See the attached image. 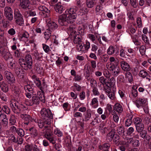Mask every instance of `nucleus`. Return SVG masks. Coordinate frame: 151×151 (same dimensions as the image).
Masks as SVG:
<instances>
[{"label": "nucleus", "mask_w": 151, "mask_h": 151, "mask_svg": "<svg viewBox=\"0 0 151 151\" xmlns=\"http://www.w3.org/2000/svg\"><path fill=\"white\" fill-rule=\"evenodd\" d=\"M18 62L20 66L25 70H30L32 68L33 61L30 55H26L25 60L23 58L19 59Z\"/></svg>", "instance_id": "1"}, {"label": "nucleus", "mask_w": 151, "mask_h": 151, "mask_svg": "<svg viewBox=\"0 0 151 151\" xmlns=\"http://www.w3.org/2000/svg\"><path fill=\"white\" fill-rule=\"evenodd\" d=\"M41 118L44 120L47 121L45 123L50 124L51 119L53 118V115L50 110L49 109L43 108L40 112Z\"/></svg>", "instance_id": "2"}, {"label": "nucleus", "mask_w": 151, "mask_h": 151, "mask_svg": "<svg viewBox=\"0 0 151 151\" xmlns=\"http://www.w3.org/2000/svg\"><path fill=\"white\" fill-rule=\"evenodd\" d=\"M45 131V136L46 139L49 141L50 143L54 144L55 143V139L52 133V130L51 129L46 128Z\"/></svg>", "instance_id": "3"}, {"label": "nucleus", "mask_w": 151, "mask_h": 151, "mask_svg": "<svg viewBox=\"0 0 151 151\" xmlns=\"http://www.w3.org/2000/svg\"><path fill=\"white\" fill-rule=\"evenodd\" d=\"M107 67L109 70L111 71V73L114 76H116L119 74L120 69L117 65H115L111 63L107 65Z\"/></svg>", "instance_id": "4"}, {"label": "nucleus", "mask_w": 151, "mask_h": 151, "mask_svg": "<svg viewBox=\"0 0 151 151\" xmlns=\"http://www.w3.org/2000/svg\"><path fill=\"white\" fill-rule=\"evenodd\" d=\"M4 14L8 21H11L13 20V11L11 7H6L4 10Z\"/></svg>", "instance_id": "5"}, {"label": "nucleus", "mask_w": 151, "mask_h": 151, "mask_svg": "<svg viewBox=\"0 0 151 151\" xmlns=\"http://www.w3.org/2000/svg\"><path fill=\"white\" fill-rule=\"evenodd\" d=\"M8 119L7 116L4 114L0 116V125L3 127V129H6L8 127Z\"/></svg>", "instance_id": "6"}, {"label": "nucleus", "mask_w": 151, "mask_h": 151, "mask_svg": "<svg viewBox=\"0 0 151 151\" xmlns=\"http://www.w3.org/2000/svg\"><path fill=\"white\" fill-rule=\"evenodd\" d=\"M58 21L59 24L61 26L67 25L68 24L67 14H63L60 15Z\"/></svg>", "instance_id": "7"}, {"label": "nucleus", "mask_w": 151, "mask_h": 151, "mask_svg": "<svg viewBox=\"0 0 151 151\" xmlns=\"http://www.w3.org/2000/svg\"><path fill=\"white\" fill-rule=\"evenodd\" d=\"M122 138L123 140L122 141V143L124 145L128 150L129 148L131 147V145H132L133 137H128L124 136Z\"/></svg>", "instance_id": "8"}, {"label": "nucleus", "mask_w": 151, "mask_h": 151, "mask_svg": "<svg viewBox=\"0 0 151 151\" xmlns=\"http://www.w3.org/2000/svg\"><path fill=\"white\" fill-rule=\"evenodd\" d=\"M147 103V99L144 98H138L136 100V105L137 107L139 108L144 105H146Z\"/></svg>", "instance_id": "9"}, {"label": "nucleus", "mask_w": 151, "mask_h": 151, "mask_svg": "<svg viewBox=\"0 0 151 151\" xmlns=\"http://www.w3.org/2000/svg\"><path fill=\"white\" fill-rule=\"evenodd\" d=\"M54 8L55 11L60 14L62 13L65 10L63 4L60 1L55 5Z\"/></svg>", "instance_id": "10"}, {"label": "nucleus", "mask_w": 151, "mask_h": 151, "mask_svg": "<svg viewBox=\"0 0 151 151\" xmlns=\"http://www.w3.org/2000/svg\"><path fill=\"white\" fill-rule=\"evenodd\" d=\"M4 75L6 78L9 81L13 83L15 81V78L14 75L10 72L8 71H5Z\"/></svg>", "instance_id": "11"}, {"label": "nucleus", "mask_w": 151, "mask_h": 151, "mask_svg": "<svg viewBox=\"0 0 151 151\" xmlns=\"http://www.w3.org/2000/svg\"><path fill=\"white\" fill-rule=\"evenodd\" d=\"M48 28L52 31L56 29L58 27V24L50 20L47 23Z\"/></svg>", "instance_id": "12"}, {"label": "nucleus", "mask_w": 151, "mask_h": 151, "mask_svg": "<svg viewBox=\"0 0 151 151\" xmlns=\"http://www.w3.org/2000/svg\"><path fill=\"white\" fill-rule=\"evenodd\" d=\"M74 37L73 40L74 43L77 44L76 45L77 47H81L82 45V43L81 42V36L78 35L75 36H74Z\"/></svg>", "instance_id": "13"}, {"label": "nucleus", "mask_w": 151, "mask_h": 151, "mask_svg": "<svg viewBox=\"0 0 151 151\" xmlns=\"http://www.w3.org/2000/svg\"><path fill=\"white\" fill-rule=\"evenodd\" d=\"M122 68L124 71H129L131 70V68L127 62L122 61L120 62Z\"/></svg>", "instance_id": "14"}, {"label": "nucleus", "mask_w": 151, "mask_h": 151, "mask_svg": "<svg viewBox=\"0 0 151 151\" xmlns=\"http://www.w3.org/2000/svg\"><path fill=\"white\" fill-rule=\"evenodd\" d=\"M29 36V34L28 32L25 31L20 35L19 39L20 40L25 42L28 41Z\"/></svg>", "instance_id": "15"}, {"label": "nucleus", "mask_w": 151, "mask_h": 151, "mask_svg": "<svg viewBox=\"0 0 151 151\" xmlns=\"http://www.w3.org/2000/svg\"><path fill=\"white\" fill-rule=\"evenodd\" d=\"M15 75L18 79H22L24 78V76L22 75V68L19 67H17L14 69Z\"/></svg>", "instance_id": "16"}, {"label": "nucleus", "mask_w": 151, "mask_h": 151, "mask_svg": "<svg viewBox=\"0 0 151 151\" xmlns=\"http://www.w3.org/2000/svg\"><path fill=\"white\" fill-rule=\"evenodd\" d=\"M94 70L91 69V67L88 64H86L84 68V76L90 75V73H92L93 72Z\"/></svg>", "instance_id": "17"}, {"label": "nucleus", "mask_w": 151, "mask_h": 151, "mask_svg": "<svg viewBox=\"0 0 151 151\" xmlns=\"http://www.w3.org/2000/svg\"><path fill=\"white\" fill-rule=\"evenodd\" d=\"M0 87L2 91L6 93L9 91L8 85L4 81L0 82Z\"/></svg>", "instance_id": "18"}, {"label": "nucleus", "mask_w": 151, "mask_h": 151, "mask_svg": "<svg viewBox=\"0 0 151 151\" xmlns=\"http://www.w3.org/2000/svg\"><path fill=\"white\" fill-rule=\"evenodd\" d=\"M22 8L26 9L29 6L30 2L29 0H22L20 1Z\"/></svg>", "instance_id": "19"}, {"label": "nucleus", "mask_w": 151, "mask_h": 151, "mask_svg": "<svg viewBox=\"0 0 151 151\" xmlns=\"http://www.w3.org/2000/svg\"><path fill=\"white\" fill-rule=\"evenodd\" d=\"M30 134L33 138H35L38 135V133L36 129L34 127H32L29 129Z\"/></svg>", "instance_id": "20"}, {"label": "nucleus", "mask_w": 151, "mask_h": 151, "mask_svg": "<svg viewBox=\"0 0 151 151\" xmlns=\"http://www.w3.org/2000/svg\"><path fill=\"white\" fill-rule=\"evenodd\" d=\"M108 79L109 80V81L107 82L106 86L108 87H113L115 84V79L114 77H109V78H108Z\"/></svg>", "instance_id": "21"}, {"label": "nucleus", "mask_w": 151, "mask_h": 151, "mask_svg": "<svg viewBox=\"0 0 151 151\" xmlns=\"http://www.w3.org/2000/svg\"><path fill=\"white\" fill-rule=\"evenodd\" d=\"M77 16L71 15H67V22L68 24H72L75 21Z\"/></svg>", "instance_id": "22"}, {"label": "nucleus", "mask_w": 151, "mask_h": 151, "mask_svg": "<svg viewBox=\"0 0 151 151\" xmlns=\"http://www.w3.org/2000/svg\"><path fill=\"white\" fill-rule=\"evenodd\" d=\"M116 132L119 134L122 135V137L124 136V128L123 126L121 125L118 127L116 129Z\"/></svg>", "instance_id": "23"}, {"label": "nucleus", "mask_w": 151, "mask_h": 151, "mask_svg": "<svg viewBox=\"0 0 151 151\" xmlns=\"http://www.w3.org/2000/svg\"><path fill=\"white\" fill-rule=\"evenodd\" d=\"M47 121L46 120H39L38 122V125L39 127L40 128H42L43 127L46 128L47 127V125H49L48 124L45 123Z\"/></svg>", "instance_id": "24"}, {"label": "nucleus", "mask_w": 151, "mask_h": 151, "mask_svg": "<svg viewBox=\"0 0 151 151\" xmlns=\"http://www.w3.org/2000/svg\"><path fill=\"white\" fill-rule=\"evenodd\" d=\"M24 124L27 125L29 124L32 122L33 119L29 115L25 114L24 116Z\"/></svg>", "instance_id": "25"}, {"label": "nucleus", "mask_w": 151, "mask_h": 151, "mask_svg": "<svg viewBox=\"0 0 151 151\" xmlns=\"http://www.w3.org/2000/svg\"><path fill=\"white\" fill-rule=\"evenodd\" d=\"M114 110L116 111L118 113H121L123 111L122 106L120 104L117 103L114 106Z\"/></svg>", "instance_id": "26"}, {"label": "nucleus", "mask_w": 151, "mask_h": 151, "mask_svg": "<svg viewBox=\"0 0 151 151\" xmlns=\"http://www.w3.org/2000/svg\"><path fill=\"white\" fill-rule=\"evenodd\" d=\"M110 147V145L107 143H105L102 145L99 146V149L102 150V151H109V149Z\"/></svg>", "instance_id": "27"}, {"label": "nucleus", "mask_w": 151, "mask_h": 151, "mask_svg": "<svg viewBox=\"0 0 151 151\" xmlns=\"http://www.w3.org/2000/svg\"><path fill=\"white\" fill-rule=\"evenodd\" d=\"M118 52V50L116 48H109L107 51V53L109 55L116 54Z\"/></svg>", "instance_id": "28"}, {"label": "nucleus", "mask_w": 151, "mask_h": 151, "mask_svg": "<svg viewBox=\"0 0 151 151\" xmlns=\"http://www.w3.org/2000/svg\"><path fill=\"white\" fill-rule=\"evenodd\" d=\"M133 117V115H131L126 120L125 123V127H128L132 124V119Z\"/></svg>", "instance_id": "29"}, {"label": "nucleus", "mask_w": 151, "mask_h": 151, "mask_svg": "<svg viewBox=\"0 0 151 151\" xmlns=\"http://www.w3.org/2000/svg\"><path fill=\"white\" fill-rule=\"evenodd\" d=\"M32 87L33 86L29 84H27L24 86V88L26 92H29L31 93H33L34 91Z\"/></svg>", "instance_id": "30"}, {"label": "nucleus", "mask_w": 151, "mask_h": 151, "mask_svg": "<svg viewBox=\"0 0 151 151\" xmlns=\"http://www.w3.org/2000/svg\"><path fill=\"white\" fill-rule=\"evenodd\" d=\"M77 10V8L75 6L73 8H70L68 11V15H71L77 16L76 12Z\"/></svg>", "instance_id": "31"}, {"label": "nucleus", "mask_w": 151, "mask_h": 151, "mask_svg": "<svg viewBox=\"0 0 151 151\" xmlns=\"http://www.w3.org/2000/svg\"><path fill=\"white\" fill-rule=\"evenodd\" d=\"M135 126L136 131L138 133H139L140 132L143 131L144 125L142 123L139 124H137Z\"/></svg>", "instance_id": "32"}, {"label": "nucleus", "mask_w": 151, "mask_h": 151, "mask_svg": "<svg viewBox=\"0 0 151 151\" xmlns=\"http://www.w3.org/2000/svg\"><path fill=\"white\" fill-rule=\"evenodd\" d=\"M86 4L88 8H91L94 6L95 4V3L93 0H86Z\"/></svg>", "instance_id": "33"}, {"label": "nucleus", "mask_w": 151, "mask_h": 151, "mask_svg": "<svg viewBox=\"0 0 151 151\" xmlns=\"http://www.w3.org/2000/svg\"><path fill=\"white\" fill-rule=\"evenodd\" d=\"M16 24L20 26H23L24 24V20L23 17L14 19Z\"/></svg>", "instance_id": "34"}, {"label": "nucleus", "mask_w": 151, "mask_h": 151, "mask_svg": "<svg viewBox=\"0 0 151 151\" xmlns=\"http://www.w3.org/2000/svg\"><path fill=\"white\" fill-rule=\"evenodd\" d=\"M14 19H16L23 17L20 11L18 9H15L14 11Z\"/></svg>", "instance_id": "35"}, {"label": "nucleus", "mask_w": 151, "mask_h": 151, "mask_svg": "<svg viewBox=\"0 0 151 151\" xmlns=\"http://www.w3.org/2000/svg\"><path fill=\"white\" fill-rule=\"evenodd\" d=\"M139 76L143 78L149 76L147 72L144 70H140L139 74Z\"/></svg>", "instance_id": "36"}, {"label": "nucleus", "mask_w": 151, "mask_h": 151, "mask_svg": "<svg viewBox=\"0 0 151 151\" xmlns=\"http://www.w3.org/2000/svg\"><path fill=\"white\" fill-rule=\"evenodd\" d=\"M16 122L15 116L13 115H11L9 119V124L11 125H13Z\"/></svg>", "instance_id": "37"}, {"label": "nucleus", "mask_w": 151, "mask_h": 151, "mask_svg": "<svg viewBox=\"0 0 151 151\" xmlns=\"http://www.w3.org/2000/svg\"><path fill=\"white\" fill-rule=\"evenodd\" d=\"M142 119L140 118L135 116L133 119L132 122H133L134 123L135 125H136L139 124H140L142 123Z\"/></svg>", "instance_id": "38"}, {"label": "nucleus", "mask_w": 151, "mask_h": 151, "mask_svg": "<svg viewBox=\"0 0 151 151\" xmlns=\"http://www.w3.org/2000/svg\"><path fill=\"white\" fill-rule=\"evenodd\" d=\"M91 110L88 109L86 111V114L85 115V119L86 121H88L91 117Z\"/></svg>", "instance_id": "39"}, {"label": "nucleus", "mask_w": 151, "mask_h": 151, "mask_svg": "<svg viewBox=\"0 0 151 151\" xmlns=\"http://www.w3.org/2000/svg\"><path fill=\"white\" fill-rule=\"evenodd\" d=\"M126 78L128 79L129 82H131L133 80V77L131 73L129 71H127L125 73Z\"/></svg>", "instance_id": "40"}, {"label": "nucleus", "mask_w": 151, "mask_h": 151, "mask_svg": "<svg viewBox=\"0 0 151 151\" xmlns=\"http://www.w3.org/2000/svg\"><path fill=\"white\" fill-rule=\"evenodd\" d=\"M42 12L45 17H47L50 16V11L46 7V9H45Z\"/></svg>", "instance_id": "41"}, {"label": "nucleus", "mask_w": 151, "mask_h": 151, "mask_svg": "<svg viewBox=\"0 0 151 151\" xmlns=\"http://www.w3.org/2000/svg\"><path fill=\"white\" fill-rule=\"evenodd\" d=\"M32 144H27L26 145L23 149V151H32Z\"/></svg>", "instance_id": "42"}, {"label": "nucleus", "mask_w": 151, "mask_h": 151, "mask_svg": "<svg viewBox=\"0 0 151 151\" xmlns=\"http://www.w3.org/2000/svg\"><path fill=\"white\" fill-rule=\"evenodd\" d=\"M114 133L113 132H111L107 135V140L109 141H111L113 138Z\"/></svg>", "instance_id": "43"}, {"label": "nucleus", "mask_w": 151, "mask_h": 151, "mask_svg": "<svg viewBox=\"0 0 151 151\" xmlns=\"http://www.w3.org/2000/svg\"><path fill=\"white\" fill-rule=\"evenodd\" d=\"M16 133L20 137H23L25 134L24 131L21 128L17 129Z\"/></svg>", "instance_id": "44"}, {"label": "nucleus", "mask_w": 151, "mask_h": 151, "mask_svg": "<svg viewBox=\"0 0 151 151\" xmlns=\"http://www.w3.org/2000/svg\"><path fill=\"white\" fill-rule=\"evenodd\" d=\"M32 102L33 103V105L34 104L36 105L39 104L40 102L38 96H33L32 97Z\"/></svg>", "instance_id": "45"}, {"label": "nucleus", "mask_w": 151, "mask_h": 151, "mask_svg": "<svg viewBox=\"0 0 151 151\" xmlns=\"http://www.w3.org/2000/svg\"><path fill=\"white\" fill-rule=\"evenodd\" d=\"M132 146L133 147H138L139 146L140 143L139 140L137 139H132Z\"/></svg>", "instance_id": "46"}, {"label": "nucleus", "mask_w": 151, "mask_h": 151, "mask_svg": "<svg viewBox=\"0 0 151 151\" xmlns=\"http://www.w3.org/2000/svg\"><path fill=\"white\" fill-rule=\"evenodd\" d=\"M101 61L104 63L106 62L108 60L109 57L108 55L105 54L101 55L100 56Z\"/></svg>", "instance_id": "47"}, {"label": "nucleus", "mask_w": 151, "mask_h": 151, "mask_svg": "<svg viewBox=\"0 0 151 151\" xmlns=\"http://www.w3.org/2000/svg\"><path fill=\"white\" fill-rule=\"evenodd\" d=\"M2 110L7 114L10 113V110L9 107L6 105H4L2 107Z\"/></svg>", "instance_id": "48"}, {"label": "nucleus", "mask_w": 151, "mask_h": 151, "mask_svg": "<svg viewBox=\"0 0 151 151\" xmlns=\"http://www.w3.org/2000/svg\"><path fill=\"white\" fill-rule=\"evenodd\" d=\"M134 132V128L132 127H130L127 130V134L128 135L131 136Z\"/></svg>", "instance_id": "49"}, {"label": "nucleus", "mask_w": 151, "mask_h": 151, "mask_svg": "<svg viewBox=\"0 0 151 151\" xmlns=\"http://www.w3.org/2000/svg\"><path fill=\"white\" fill-rule=\"evenodd\" d=\"M3 57L6 60H12L11 54L9 52H6V53L3 56Z\"/></svg>", "instance_id": "50"}, {"label": "nucleus", "mask_w": 151, "mask_h": 151, "mask_svg": "<svg viewBox=\"0 0 151 151\" xmlns=\"http://www.w3.org/2000/svg\"><path fill=\"white\" fill-rule=\"evenodd\" d=\"M12 89L14 91V92L18 95L20 93V91L19 88L15 85L13 86Z\"/></svg>", "instance_id": "51"}, {"label": "nucleus", "mask_w": 151, "mask_h": 151, "mask_svg": "<svg viewBox=\"0 0 151 151\" xmlns=\"http://www.w3.org/2000/svg\"><path fill=\"white\" fill-rule=\"evenodd\" d=\"M9 52L8 49L6 48H0V53L3 56Z\"/></svg>", "instance_id": "52"}, {"label": "nucleus", "mask_w": 151, "mask_h": 151, "mask_svg": "<svg viewBox=\"0 0 151 151\" xmlns=\"http://www.w3.org/2000/svg\"><path fill=\"white\" fill-rule=\"evenodd\" d=\"M0 98L2 100L5 101L7 100L6 95L1 91H0Z\"/></svg>", "instance_id": "53"}, {"label": "nucleus", "mask_w": 151, "mask_h": 151, "mask_svg": "<svg viewBox=\"0 0 151 151\" xmlns=\"http://www.w3.org/2000/svg\"><path fill=\"white\" fill-rule=\"evenodd\" d=\"M106 79L103 76H101L99 78V81L103 85H106V86L107 82H106Z\"/></svg>", "instance_id": "54"}, {"label": "nucleus", "mask_w": 151, "mask_h": 151, "mask_svg": "<svg viewBox=\"0 0 151 151\" xmlns=\"http://www.w3.org/2000/svg\"><path fill=\"white\" fill-rule=\"evenodd\" d=\"M90 82L91 86L92 88L97 87L96 82L94 79L91 78V79Z\"/></svg>", "instance_id": "55"}, {"label": "nucleus", "mask_w": 151, "mask_h": 151, "mask_svg": "<svg viewBox=\"0 0 151 151\" xmlns=\"http://www.w3.org/2000/svg\"><path fill=\"white\" fill-rule=\"evenodd\" d=\"M119 139V137L117 134H114L113 136L112 140L116 144L118 142V140Z\"/></svg>", "instance_id": "56"}, {"label": "nucleus", "mask_w": 151, "mask_h": 151, "mask_svg": "<svg viewBox=\"0 0 151 151\" xmlns=\"http://www.w3.org/2000/svg\"><path fill=\"white\" fill-rule=\"evenodd\" d=\"M107 95L109 97V99L112 100H114L115 98L114 93L112 91L110 92V93H107Z\"/></svg>", "instance_id": "57"}, {"label": "nucleus", "mask_w": 151, "mask_h": 151, "mask_svg": "<svg viewBox=\"0 0 151 151\" xmlns=\"http://www.w3.org/2000/svg\"><path fill=\"white\" fill-rule=\"evenodd\" d=\"M4 31L0 27V40H2L4 39Z\"/></svg>", "instance_id": "58"}, {"label": "nucleus", "mask_w": 151, "mask_h": 151, "mask_svg": "<svg viewBox=\"0 0 151 151\" xmlns=\"http://www.w3.org/2000/svg\"><path fill=\"white\" fill-rule=\"evenodd\" d=\"M76 29V25L73 24H71L70 25L69 29V30L71 32H73L75 31Z\"/></svg>", "instance_id": "59"}, {"label": "nucleus", "mask_w": 151, "mask_h": 151, "mask_svg": "<svg viewBox=\"0 0 151 151\" xmlns=\"http://www.w3.org/2000/svg\"><path fill=\"white\" fill-rule=\"evenodd\" d=\"M142 38L143 40L146 44L147 45L149 44V41L148 38L145 35H143Z\"/></svg>", "instance_id": "60"}, {"label": "nucleus", "mask_w": 151, "mask_h": 151, "mask_svg": "<svg viewBox=\"0 0 151 151\" xmlns=\"http://www.w3.org/2000/svg\"><path fill=\"white\" fill-rule=\"evenodd\" d=\"M131 93L132 95V96L134 97H136L138 95V92L133 87H132V89L131 91Z\"/></svg>", "instance_id": "61"}, {"label": "nucleus", "mask_w": 151, "mask_h": 151, "mask_svg": "<svg viewBox=\"0 0 151 151\" xmlns=\"http://www.w3.org/2000/svg\"><path fill=\"white\" fill-rule=\"evenodd\" d=\"M92 88V92L94 95L95 96H98L99 95V93L96 87H94Z\"/></svg>", "instance_id": "62"}, {"label": "nucleus", "mask_w": 151, "mask_h": 151, "mask_svg": "<svg viewBox=\"0 0 151 151\" xmlns=\"http://www.w3.org/2000/svg\"><path fill=\"white\" fill-rule=\"evenodd\" d=\"M54 134L58 137L61 136L63 134L61 131L58 129H55L54 131Z\"/></svg>", "instance_id": "63"}, {"label": "nucleus", "mask_w": 151, "mask_h": 151, "mask_svg": "<svg viewBox=\"0 0 151 151\" xmlns=\"http://www.w3.org/2000/svg\"><path fill=\"white\" fill-rule=\"evenodd\" d=\"M145 124H148L151 123V118H149L148 116L145 117L144 120Z\"/></svg>", "instance_id": "64"}]
</instances>
